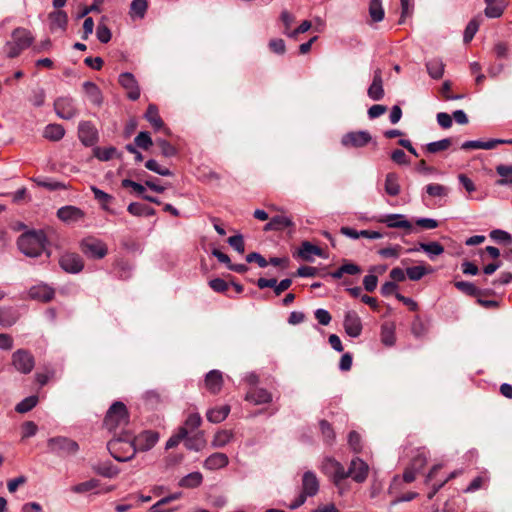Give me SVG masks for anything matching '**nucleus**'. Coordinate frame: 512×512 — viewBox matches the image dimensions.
<instances>
[{
	"label": "nucleus",
	"mask_w": 512,
	"mask_h": 512,
	"mask_svg": "<svg viewBox=\"0 0 512 512\" xmlns=\"http://www.w3.org/2000/svg\"><path fill=\"white\" fill-rule=\"evenodd\" d=\"M158 433L154 431H144L137 437H134L129 431L122 435L114 437L107 443V449L111 456L118 462L131 460L137 450L148 451L158 442Z\"/></svg>",
	"instance_id": "f257e3e1"
},
{
	"label": "nucleus",
	"mask_w": 512,
	"mask_h": 512,
	"mask_svg": "<svg viewBox=\"0 0 512 512\" xmlns=\"http://www.w3.org/2000/svg\"><path fill=\"white\" fill-rule=\"evenodd\" d=\"M48 243L43 230H29L18 237L17 245L19 250L28 257H38L45 250Z\"/></svg>",
	"instance_id": "f03ea898"
},
{
	"label": "nucleus",
	"mask_w": 512,
	"mask_h": 512,
	"mask_svg": "<svg viewBox=\"0 0 512 512\" xmlns=\"http://www.w3.org/2000/svg\"><path fill=\"white\" fill-rule=\"evenodd\" d=\"M129 424V413L126 405L121 401L114 402L108 409L104 418V426L116 434L117 430H121L122 435L126 430L124 428Z\"/></svg>",
	"instance_id": "7ed1b4c3"
},
{
	"label": "nucleus",
	"mask_w": 512,
	"mask_h": 512,
	"mask_svg": "<svg viewBox=\"0 0 512 512\" xmlns=\"http://www.w3.org/2000/svg\"><path fill=\"white\" fill-rule=\"evenodd\" d=\"M34 38L29 30L18 27L13 30L11 40L7 41L4 45V52L7 57L15 58L21 52L31 46Z\"/></svg>",
	"instance_id": "20e7f679"
},
{
	"label": "nucleus",
	"mask_w": 512,
	"mask_h": 512,
	"mask_svg": "<svg viewBox=\"0 0 512 512\" xmlns=\"http://www.w3.org/2000/svg\"><path fill=\"white\" fill-rule=\"evenodd\" d=\"M319 490V482L316 475L307 471L302 477V493L289 505L290 509H296L303 505L307 497H312L317 494Z\"/></svg>",
	"instance_id": "39448f33"
},
{
	"label": "nucleus",
	"mask_w": 512,
	"mask_h": 512,
	"mask_svg": "<svg viewBox=\"0 0 512 512\" xmlns=\"http://www.w3.org/2000/svg\"><path fill=\"white\" fill-rule=\"evenodd\" d=\"M47 446L51 453L58 456L74 455L79 450V445L76 441L63 436L49 438Z\"/></svg>",
	"instance_id": "423d86ee"
},
{
	"label": "nucleus",
	"mask_w": 512,
	"mask_h": 512,
	"mask_svg": "<svg viewBox=\"0 0 512 512\" xmlns=\"http://www.w3.org/2000/svg\"><path fill=\"white\" fill-rule=\"evenodd\" d=\"M54 111L59 118L64 120H70L79 113L74 99L69 96L58 97L54 101Z\"/></svg>",
	"instance_id": "0eeeda50"
},
{
	"label": "nucleus",
	"mask_w": 512,
	"mask_h": 512,
	"mask_svg": "<svg viewBox=\"0 0 512 512\" xmlns=\"http://www.w3.org/2000/svg\"><path fill=\"white\" fill-rule=\"evenodd\" d=\"M322 471L332 478L335 485H339L341 481L347 478V470H345L344 466L331 457L324 459Z\"/></svg>",
	"instance_id": "6e6552de"
},
{
	"label": "nucleus",
	"mask_w": 512,
	"mask_h": 512,
	"mask_svg": "<svg viewBox=\"0 0 512 512\" xmlns=\"http://www.w3.org/2000/svg\"><path fill=\"white\" fill-rule=\"evenodd\" d=\"M81 251L89 258L102 259L106 256L108 249L103 241L89 238L81 242Z\"/></svg>",
	"instance_id": "1a4fd4ad"
},
{
	"label": "nucleus",
	"mask_w": 512,
	"mask_h": 512,
	"mask_svg": "<svg viewBox=\"0 0 512 512\" xmlns=\"http://www.w3.org/2000/svg\"><path fill=\"white\" fill-rule=\"evenodd\" d=\"M12 364L17 371L28 374L35 365L34 357L27 350L19 349L12 355Z\"/></svg>",
	"instance_id": "9d476101"
},
{
	"label": "nucleus",
	"mask_w": 512,
	"mask_h": 512,
	"mask_svg": "<svg viewBox=\"0 0 512 512\" xmlns=\"http://www.w3.org/2000/svg\"><path fill=\"white\" fill-rule=\"evenodd\" d=\"M119 84L122 86V88L126 91L127 97L132 100L136 101L140 97V87L139 84L134 77V75L130 72H124L119 75L118 78Z\"/></svg>",
	"instance_id": "9b49d317"
},
{
	"label": "nucleus",
	"mask_w": 512,
	"mask_h": 512,
	"mask_svg": "<svg viewBox=\"0 0 512 512\" xmlns=\"http://www.w3.org/2000/svg\"><path fill=\"white\" fill-rule=\"evenodd\" d=\"M60 267L67 273L77 274L84 268V262L76 253H65L59 258Z\"/></svg>",
	"instance_id": "f8f14e48"
},
{
	"label": "nucleus",
	"mask_w": 512,
	"mask_h": 512,
	"mask_svg": "<svg viewBox=\"0 0 512 512\" xmlns=\"http://www.w3.org/2000/svg\"><path fill=\"white\" fill-rule=\"evenodd\" d=\"M372 137L368 131H355L349 132L343 135L341 144L345 147H364L370 141Z\"/></svg>",
	"instance_id": "ddd939ff"
},
{
	"label": "nucleus",
	"mask_w": 512,
	"mask_h": 512,
	"mask_svg": "<svg viewBox=\"0 0 512 512\" xmlns=\"http://www.w3.org/2000/svg\"><path fill=\"white\" fill-rule=\"evenodd\" d=\"M369 467L362 459L356 457L351 460L347 470V478L351 477L355 482L362 483L367 479Z\"/></svg>",
	"instance_id": "4468645a"
},
{
	"label": "nucleus",
	"mask_w": 512,
	"mask_h": 512,
	"mask_svg": "<svg viewBox=\"0 0 512 512\" xmlns=\"http://www.w3.org/2000/svg\"><path fill=\"white\" fill-rule=\"evenodd\" d=\"M78 137L85 146H92L98 140V132L90 121H81L78 125Z\"/></svg>",
	"instance_id": "2eb2a0df"
},
{
	"label": "nucleus",
	"mask_w": 512,
	"mask_h": 512,
	"mask_svg": "<svg viewBox=\"0 0 512 512\" xmlns=\"http://www.w3.org/2000/svg\"><path fill=\"white\" fill-rule=\"evenodd\" d=\"M343 326L345 332L353 338L358 337L362 332V322L356 311L350 310L345 313Z\"/></svg>",
	"instance_id": "dca6fc26"
},
{
	"label": "nucleus",
	"mask_w": 512,
	"mask_h": 512,
	"mask_svg": "<svg viewBox=\"0 0 512 512\" xmlns=\"http://www.w3.org/2000/svg\"><path fill=\"white\" fill-rule=\"evenodd\" d=\"M84 216L82 209L72 205L63 206L57 210V217L68 224L79 222Z\"/></svg>",
	"instance_id": "f3484780"
},
{
	"label": "nucleus",
	"mask_w": 512,
	"mask_h": 512,
	"mask_svg": "<svg viewBox=\"0 0 512 512\" xmlns=\"http://www.w3.org/2000/svg\"><path fill=\"white\" fill-rule=\"evenodd\" d=\"M383 78L380 68L374 70L372 83L368 87L367 95L373 101H380L384 97Z\"/></svg>",
	"instance_id": "a211bd4d"
},
{
	"label": "nucleus",
	"mask_w": 512,
	"mask_h": 512,
	"mask_svg": "<svg viewBox=\"0 0 512 512\" xmlns=\"http://www.w3.org/2000/svg\"><path fill=\"white\" fill-rule=\"evenodd\" d=\"M291 284H292V280L289 278H285V279L281 280L279 283H277L276 278L266 279V278L261 277L256 282V285L258 286L259 289L273 288L274 293L277 296H279L284 291L289 289Z\"/></svg>",
	"instance_id": "6ab92c4d"
},
{
	"label": "nucleus",
	"mask_w": 512,
	"mask_h": 512,
	"mask_svg": "<svg viewBox=\"0 0 512 512\" xmlns=\"http://www.w3.org/2000/svg\"><path fill=\"white\" fill-rule=\"evenodd\" d=\"M28 295L33 300H38L46 303L54 298L55 291L53 288L49 287L46 284H39L32 286L28 291Z\"/></svg>",
	"instance_id": "aec40b11"
},
{
	"label": "nucleus",
	"mask_w": 512,
	"mask_h": 512,
	"mask_svg": "<svg viewBox=\"0 0 512 512\" xmlns=\"http://www.w3.org/2000/svg\"><path fill=\"white\" fill-rule=\"evenodd\" d=\"M378 222L386 224L389 228L411 229L412 224L403 214H387L378 219Z\"/></svg>",
	"instance_id": "412c9836"
},
{
	"label": "nucleus",
	"mask_w": 512,
	"mask_h": 512,
	"mask_svg": "<svg viewBox=\"0 0 512 512\" xmlns=\"http://www.w3.org/2000/svg\"><path fill=\"white\" fill-rule=\"evenodd\" d=\"M245 400L255 405L267 404L272 401V394L264 388L254 387L247 392Z\"/></svg>",
	"instance_id": "4be33fe9"
},
{
	"label": "nucleus",
	"mask_w": 512,
	"mask_h": 512,
	"mask_svg": "<svg viewBox=\"0 0 512 512\" xmlns=\"http://www.w3.org/2000/svg\"><path fill=\"white\" fill-rule=\"evenodd\" d=\"M205 387L212 394H218L223 387V376L219 370H211L205 376Z\"/></svg>",
	"instance_id": "5701e85b"
},
{
	"label": "nucleus",
	"mask_w": 512,
	"mask_h": 512,
	"mask_svg": "<svg viewBox=\"0 0 512 512\" xmlns=\"http://www.w3.org/2000/svg\"><path fill=\"white\" fill-rule=\"evenodd\" d=\"M229 464V458L225 453L215 452L207 457L203 466L207 470H218Z\"/></svg>",
	"instance_id": "b1692460"
},
{
	"label": "nucleus",
	"mask_w": 512,
	"mask_h": 512,
	"mask_svg": "<svg viewBox=\"0 0 512 512\" xmlns=\"http://www.w3.org/2000/svg\"><path fill=\"white\" fill-rule=\"evenodd\" d=\"M298 255L303 260L311 262V261H313L314 255L322 257L323 251L320 247L312 244L311 242L304 241V242H302V244L298 250Z\"/></svg>",
	"instance_id": "393cba45"
},
{
	"label": "nucleus",
	"mask_w": 512,
	"mask_h": 512,
	"mask_svg": "<svg viewBox=\"0 0 512 512\" xmlns=\"http://www.w3.org/2000/svg\"><path fill=\"white\" fill-rule=\"evenodd\" d=\"M83 89L85 94L87 95L89 101L96 105L101 106L103 103V96L100 88L91 81H86L83 83Z\"/></svg>",
	"instance_id": "a878e982"
},
{
	"label": "nucleus",
	"mask_w": 512,
	"mask_h": 512,
	"mask_svg": "<svg viewBox=\"0 0 512 512\" xmlns=\"http://www.w3.org/2000/svg\"><path fill=\"white\" fill-rule=\"evenodd\" d=\"M395 329H396V327H395L394 322L387 321L382 324L380 337H381V342L385 346L391 347L395 344V342H396Z\"/></svg>",
	"instance_id": "bb28decb"
},
{
	"label": "nucleus",
	"mask_w": 512,
	"mask_h": 512,
	"mask_svg": "<svg viewBox=\"0 0 512 512\" xmlns=\"http://www.w3.org/2000/svg\"><path fill=\"white\" fill-rule=\"evenodd\" d=\"M419 250L424 251L425 253L428 254V256L431 259H433L434 256H439L444 252V247L438 242H429V243L420 242L418 244V247L410 248L407 250V252H415V251H419Z\"/></svg>",
	"instance_id": "cd10ccee"
},
{
	"label": "nucleus",
	"mask_w": 512,
	"mask_h": 512,
	"mask_svg": "<svg viewBox=\"0 0 512 512\" xmlns=\"http://www.w3.org/2000/svg\"><path fill=\"white\" fill-rule=\"evenodd\" d=\"M230 413V406L223 405L220 407L210 408L206 412V418L209 422L217 424L224 421Z\"/></svg>",
	"instance_id": "c85d7f7f"
},
{
	"label": "nucleus",
	"mask_w": 512,
	"mask_h": 512,
	"mask_svg": "<svg viewBox=\"0 0 512 512\" xmlns=\"http://www.w3.org/2000/svg\"><path fill=\"white\" fill-rule=\"evenodd\" d=\"M144 117L151 124L155 131H159L164 128V122L159 115V111L156 105L149 104Z\"/></svg>",
	"instance_id": "c756f323"
},
{
	"label": "nucleus",
	"mask_w": 512,
	"mask_h": 512,
	"mask_svg": "<svg viewBox=\"0 0 512 512\" xmlns=\"http://www.w3.org/2000/svg\"><path fill=\"white\" fill-rule=\"evenodd\" d=\"M51 30L61 29L65 30L68 23V15L63 10H55L49 14Z\"/></svg>",
	"instance_id": "7c9ffc66"
},
{
	"label": "nucleus",
	"mask_w": 512,
	"mask_h": 512,
	"mask_svg": "<svg viewBox=\"0 0 512 512\" xmlns=\"http://www.w3.org/2000/svg\"><path fill=\"white\" fill-rule=\"evenodd\" d=\"M398 175L394 172H390L385 177L384 189L389 196H398L401 188L398 181Z\"/></svg>",
	"instance_id": "2f4dec72"
},
{
	"label": "nucleus",
	"mask_w": 512,
	"mask_h": 512,
	"mask_svg": "<svg viewBox=\"0 0 512 512\" xmlns=\"http://www.w3.org/2000/svg\"><path fill=\"white\" fill-rule=\"evenodd\" d=\"M445 65L440 58H433L426 62V69L433 79H440L444 74Z\"/></svg>",
	"instance_id": "473e14b6"
},
{
	"label": "nucleus",
	"mask_w": 512,
	"mask_h": 512,
	"mask_svg": "<svg viewBox=\"0 0 512 512\" xmlns=\"http://www.w3.org/2000/svg\"><path fill=\"white\" fill-rule=\"evenodd\" d=\"M234 434L231 430H219L215 433L212 441H211V447L212 448H223L228 443L231 442L233 439Z\"/></svg>",
	"instance_id": "72a5a7b5"
},
{
	"label": "nucleus",
	"mask_w": 512,
	"mask_h": 512,
	"mask_svg": "<svg viewBox=\"0 0 512 512\" xmlns=\"http://www.w3.org/2000/svg\"><path fill=\"white\" fill-rule=\"evenodd\" d=\"M127 211L132 214L133 216H146L151 217L156 214V211L154 208L138 203V202H132L128 205Z\"/></svg>",
	"instance_id": "f704fd0d"
},
{
	"label": "nucleus",
	"mask_w": 512,
	"mask_h": 512,
	"mask_svg": "<svg viewBox=\"0 0 512 512\" xmlns=\"http://www.w3.org/2000/svg\"><path fill=\"white\" fill-rule=\"evenodd\" d=\"M65 135V129L60 124H48L43 132V136L51 141H59Z\"/></svg>",
	"instance_id": "c9c22d12"
},
{
	"label": "nucleus",
	"mask_w": 512,
	"mask_h": 512,
	"mask_svg": "<svg viewBox=\"0 0 512 512\" xmlns=\"http://www.w3.org/2000/svg\"><path fill=\"white\" fill-rule=\"evenodd\" d=\"M203 482V475L200 472H191L180 479L178 485L183 488H196Z\"/></svg>",
	"instance_id": "e433bc0d"
},
{
	"label": "nucleus",
	"mask_w": 512,
	"mask_h": 512,
	"mask_svg": "<svg viewBox=\"0 0 512 512\" xmlns=\"http://www.w3.org/2000/svg\"><path fill=\"white\" fill-rule=\"evenodd\" d=\"M18 320V314L12 307H0V325L10 327Z\"/></svg>",
	"instance_id": "4c0bfd02"
},
{
	"label": "nucleus",
	"mask_w": 512,
	"mask_h": 512,
	"mask_svg": "<svg viewBox=\"0 0 512 512\" xmlns=\"http://www.w3.org/2000/svg\"><path fill=\"white\" fill-rule=\"evenodd\" d=\"M496 172L500 176L496 182L498 185L512 184V165L499 164L496 166Z\"/></svg>",
	"instance_id": "58836bf2"
},
{
	"label": "nucleus",
	"mask_w": 512,
	"mask_h": 512,
	"mask_svg": "<svg viewBox=\"0 0 512 512\" xmlns=\"http://www.w3.org/2000/svg\"><path fill=\"white\" fill-rule=\"evenodd\" d=\"M148 8L147 0H133L130 4V15L133 18H144Z\"/></svg>",
	"instance_id": "ea45409f"
},
{
	"label": "nucleus",
	"mask_w": 512,
	"mask_h": 512,
	"mask_svg": "<svg viewBox=\"0 0 512 512\" xmlns=\"http://www.w3.org/2000/svg\"><path fill=\"white\" fill-rule=\"evenodd\" d=\"M201 423H202V418H201L200 414L199 413H191L186 418L184 425L179 427L178 429H184L186 431V437H187L190 432H193L194 430L199 428Z\"/></svg>",
	"instance_id": "a19ab883"
},
{
	"label": "nucleus",
	"mask_w": 512,
	"mask_h": 512,
	"mask_svg": "<svg viewBox=\"0 0 512 512\" xmlns=\"http://www.w3.org/2000/svg\"><path fill=\"white\" fill-rule=\"evenodd\" d=\"M319 427L323 436V441L328 445H332L336 438L332 425L327 420L323 419L319 421Z\"/></svg>",
	"instance_id": "79ce46f5"
},
{
	"label": "nucleus",
	"mask_w": 512,
	"mask_h": 512,
	"mask_svg": "<svg viewBox=\"0 0 512 512\" xmlns=\"http://www.w3.org/2000/svg\"><path fill=\"white\" fill-rule=\"evenodd\" d=\"M203 435H204V433L201 431V432H198L194 436H191V437L187 436L184 439L185 447L189 450L200 451L205 445V440L203 438Z\"/></svg>",
	"instance_id": "37998d69"
},
{
	"label": "nucleus",
	"mask_w": 512,
	"mask_h": 512,
	"mask_svg": "<svg viewBox=\"0 0 512 512\" xmlns=\"http://www.w3.org/2000/svg\"><path fill=\"white\" fill-rule=\"evenodd\" d=\"M369 15L374 22H380L384 18V9L381 0H370Z\"/></svg>",
	"instance_id": "c03bdc74"
},
{
	"label": "nucleus",
	"mask_w": 512,
	"mask_h": 512,
	"mask_svg": "<svg viewBox=\"0 0 512 512\" xmlns=\"http://www.w3.org/2000/svg\"><path fill=\"white\" fill-rule=\"evenodd\" d=\"M454 286L459 291L468 296L476 297L482 294L481 290L478 287H476L473 283L468 281H456L454 283Z\"/></svg>",
	"instance_id": "a18cd8bd"
},
{
	"label": "nucleus",
	"mask_w": 512,
	"mask_h": 512,
	"mask_svg": "<svg viewBox=\"0 0 512 512\" xmlns=\"http://www.w3.org/2000/svg\"><path fill=\"white\" fill-rule=\"evenodd\" d=\"M452 144L451 138H444L439 141H434L426 144L425 149L428 153L435 154L447 150Z\"/></svg>",
	"instance_id": "49530a36"
},
{
	"label": "nucleus",
	"mask_w": 512,
	"mask_h": 512,
	"mask_svg": "<svg viewBox=\"0 0 512 512\" xmlns=\"http://www.w3.org/2000/svg\"><path fill=\"white\" fill-rule=\"evenodd\" d=\"M295 20V16L287 10H283L280 14V21L284 26L282 33L289 38L290 34L293 33L292 25L295 23Z\"/></svg>",
	"instance_id": "de8ad7c7"
},
{
	"label": "nucleus",
	"mask_w": 512,
	"mask_h": 512,
	"mask_svg": "<svg viewBox=\"0 0 512 512\" xmlns=\"http://www.w3.org/2000/svg\"><path fill=\"white\" fill-rule=\"evenodd\" d=\"M33 181L40 187H44L50 191L64 190L67 186L59 181H54L49 178H34Z\"/></svg>",
	"instance_id": "09e8293b"
},
{
	"label": "nucleus",
	"mask_w": 512,
	"mask_h": 512,
	"mask_svg": "<svg viewBox=\"0 0 512 512\" xmlns=\"http://www.w3.org/2000/svg\"><path fill=\"white\" fill-rule=\"evenodd\" d=\"M38 403V396L31 395L29 397L24 398L15 406V411L18 413H27L32 410Z\"/></svg>",
	"instance_id": "8fccbe9b"
},
{
	"label": "nucleus",
	"mask_w": 512,
	"mask_h": 512,
	"mask_svg": "<svg viewBox=\"0 0 512 512\" xmlns=\"http://www.w3.org/2000/svg\"><path fill=\"white\" fill-rule=\"evenodd\" d=\"M432 272V269H428L423 265L412 266L406 269L407 277L412 281H418L425 275Z\"/></svg>",
	"instance_id": "3c124183"
},
{
	"label": "nucleus",
	"mask_w": 512,
	"mask_h": 512,
	"mask_svg": "<svg viewBox=\"0 0 512 512\" xmlns=\"http://www.w3.org/2000/svg\"><path fill=\"white\" fill-rule=\"evenodd\" d=\"M505 5L502 0L486 4L485 15L488 18H499L504 12Z\"/></svg>",
	"instance_id": "603ef678"
},
{
	"label": "nucleus",
	"mask_w": 512,
	"mask_h": 512,
	"mask_svg": "<svg viewBox=\"0 0 512 512\" xmlns=\"http://www.w3.org/2000/svg\"><path fill=\"white\" fill-rule=\"evenodd\" d=\"M93 470L97 474L106 478H113L119 473L118 468L112 465L111 463L99 464L97 466H94Z\"/></svg>",
	"instance_id": "864d4df0"
},
{
	"label": "nucleus",
	"mask_w": 512,
	"mask_h": 512,
	"mask_svg": "<svg viewBox=\"0 0 512 512\" xmlns=\"http://www.w3.org/2000/svg\"><path fill=\"white\" fill-rule=\"evenodd\" d=\"M117 154L115 147H96L94 149V156L100 161H109Z\"/></svg>",
	"instance_id": "5fc2aeb1"
},
{
	"label": "nucleus",
	"mask_w": 512,
	"mask_h": 512,
	"mask_svg": "<svg viewBox=\"0 0 512 512\" xmlns=\"http://www.w3.org/2000/svg\"><path fill=\"white\" fill-rule=\"evenodd\" d=\"M100 485V481L98 479H90L85 482H81L71 487V491L74 493L82 494L89 492Z\"/></svg>",
	"instance_id": "6e6d98bb"
},
{
	"label": "nucleus",
	"mask_w": 512,
	"mask_h": 512,
	"mask_svg": "<svg viewBox=\"0 0 512 512\" xmlns=\"http://www.w3.org/2000/svg\"><path fill=\"white\" fill-rule=\"evenodd\" d=\"M91 191L93 192L94 198L101 203L102 208L109 211L107 204L113 200V197L96 186H91Z\"/></svg>",
	"instance_id": "4d7b16f0"
},
{
	"label": "nucleus",
	"mask_w": 512,
	"mask_h": 512,
	"mask_svg": "<svg viewBox=\"0 0 512 512\" xmlns=\"http://www.w3.org/2000/svg\"><path fill=\"white\" fill-rule=\"evenodd\" d=\"M134 143L138 148L148 150L153 145V140L147 131H141L134 139Z\"/></svg>",
	"instance_id": "13d9d810"
},
{
	"label": "nucleus",
	"mask_w": 512,
	"mask_h": 512,
	"mask_svg": "<svg viewBox=\"0 0 512 512\" xmlns=\"http://www.w3.org/2000/svg\"><path fill=\"white\" fill-rule=\"evenodd\" d=\"M156 145L160 148L161 154L164 157H173L177 155V149L165 139H156Z\"/></svg>",
	"instance_id": "bf43d9fd"
},
{
	"label": "nucleus",
	"mask_w": 512,
	"mask_h": 512,
	"mask_svg": "<svg viewBox=\"0 0 512 512\" xmlns=\"http://www.w3.org/2000/svg\"><path fill=\"white\" fill-rule=\"evenodd\" d=\"M145 167L148 170L155 172L161 176H171L173 174L170 169L160 166L158 162L154 159L147 160L145 162Z\"/></svg>",
	"instance_id": "052dcab7"
},
{
	"label": "nucleus",
	"mask_w": 512,
	"mask_h": 512,
	"mask_svg": "<svg viewBox=\"0 0 512 512\" xmlns=\"http://www.w3.org/2000/svg\"><path fill=\"white\" fill-rule=\"evenodd\" d=\"M426 192L431 197H445L448 194V188L441 184H428L426 187Z\"/></svg>",
	"instance_id": "680f3d73"
},
{
	"label": "nucleus",
	"mask_w": 512,
	"mask_h": 512,
	"mask_svg": "<svg viewBox=\"0 0 512 512\" xmlns=\"http://www.w3.org/2000/svg\"><path fill=\"white\" fill-rule=\"evenodd\" d=\"M275 231L284 230L288 227H293L294 223L291 218L284 215H276L272 217Z\"/></svg>",
	"instance_id": "e2e57ef3"
},
{
	"label": "nucleus",
	"mask_w": 512,
	"mask_h": 512,
	"mask_svg": "<svg viewBox=\"0 0 512 512\" xmlns=\"http://www.w3.org/2000/svg\"><path fill=\"white\" fill-rule=\"evenodd\" d=\"M478 29L479 23L476 19H472L471 21H469L463 35L464 43H469L477 33Z\"/></svg>",
	"instance_id": "0e129e2a"
},
{
	"label": "nucleus",
	"mask_w": 512,
	"mask_h": 512,
	"mask_svg": "<svg viewBox=\"0 0 512 512\" xmlns=\"http://www.w3.org/2000/svg\"><path fill=\"white\" fill-rule=\"evenodd\" d=\"M268 47L271 52L277 55H283L286 52V44L281 38H273L269 41Z\"/></svg>",
	"instance_id": "69168bd1"
},
{
	"label": "nucleus",
	"mask_w": 512,
	"mask_h": 512,
	"mask_svg": "<svg viewBox=\"0 0 512 512\" xmlns=\"http://www.w3.org/2000/svg\"><path fill=\"white\" fill-rule=\"evenodd\" d=\"M490 238L499 243L509 244L512 242L511 235L508 232L501 229L492 230L490 232Z\"/></svg>",
	"instance_id": "338daca9"
},
{
	"label": "nucleus",
	"mask_w": 512,
	"mask_h": 512,
	"mask_svg": "<svg viewBox=\"0 0 512 512\" xmlns=\"http://www.w3.org/2000/svg\"><path fill=\"white\" fill-rule=\"evenodd\" d=\"M97 39L101 43H108L111 40V31L105 24H99L96 29Z\"/></svg>",
	"instance_id": "774afa93"
}]
</instances>
